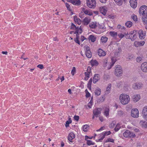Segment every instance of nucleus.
Instances as JSON below:
<instances>
[{
	"label": "nucleus",
	"mask_w": 147,
	"mask_h": 147,
	"mask_svg": "<svg viewBox=\"0 0 147 147\" xmlns=\"http://www.w3.org/2000/svg\"><path fill=\"white\" fill-rule=\"evenodd\" d=\"M77 28V27H76L74 24L72 23L71 26V29H75L76 30Z\"/></svg>",
	"instance_id": "nucleus-50"
},
{
	"label": "nucleus",
	"mask_w": 147,
	"mask_h": 147,
	"mask_svg": "<svg viewBox=\"0 0 147 147\" xmlns=\"http://www.w3.org/2000/svg\"><path fill=\"white\" fill-rule=\"evenodd\" d=\"M144 43L145 42L142 41L140 42L135 41L134 45L136 47H138L143 46Z\"/></svg>",
	"instance_id": "nucleus-14"
},
{
	"label": "nucleus",
	"mask_w": 147,
	"mask_h": 147,
	"mask_svg": "<svg viewBox=\"0 0 147 147\" xmlns=\"http://www.w3.org/2000/svg\"><path fill=\"white\" fill-rule=\"evenodd\" d=\"M89 27L92 28H95L97 26L96 22H92L89 25Z\"/></svg>",
	"instance_id": "nucleus-23"
},
{
	"label": "nucleus",
	"mask_w": 147,
	"mask_h": 147,
	"mask_svg": "<svg viewBox=\"0 0 147 147\" xmlns=\"http://www.w3.org/2000/svg\"><path fill=\"white\" fill-rule=\"evenodd\" d=\"M98 53L100 56H105L106 55L105 52L101 49H99L98 50Z\"/></svg>",
	"instance_id": "nucleus-18"
},
{
	"label": "nucleus",
	"mask_w": 147,
	"mask_h": 147,
	"mask_svg": "<svg viewBox=\"0 0 147 147\" xmlns=\"http://www.w3.org/2000/svg\"><path fill=\"white\" fill-rule=\"evenodd\" d=\"M37 67L40 69H42L44 68L43 65L42 64H39L37 66Z\"/></svg>",
	"instance_id": "nucleus-56"
},
{
	"label": "nucleus",
	"mask_w": 147,
	"mask_h": 147,
	"mask_svg": "<svg viewBox=\"0 0 147 147\" xmlns=\"http://www.w3.org/2000/svg\"><path fill=\"white\" fill-rule=\"evenodd\" d=\"M100 11L101 13L104 15H105L107 11V8L105 6L101 7L100 8Z\"/></svg>",
	"instance_id": "nucleus-15"
},
{
	"label": "nucleus",
	"mask_w": 147,
	"mask_h": 147,
	"mask_svg": "<svg viewBox=\"0 0 147 147\" xmlns=\"http://www.w3.org/2000/svg\"><path fill=\"white\" fill-rule=\"evenodd\" d=\"M82 11L86 14L88 15L89 16H91L92 15V14L90 13H89L88 11L84 7L82 8Z\"/></svg>",
	"instance_id": "nucleus-35"
},
{
	"label": "nucleus",
	"mask_w": 147,
	"mask_h": 147,
	"mask_svg": "<svg viewBox=\"0 0 147 147\" xmlns=\"http://www.w3.org/2000/svg\"><path fill=\"white\" fill-rule=\"evenodd\" d=\"M137 0H130L129 1L131 6L133 8L136 7L137 5Z\"/></svg>",
	"instance_id": "nucleus-12"
},
{
	"label": "nucleus",
	"mask_w": 147,
	"mask_h": 147,
	"mask_svg": "<svg viewBox=\"0 0 147 147\" xmlns=\"http://www.w3.org/2000/svg\"><path fill=\"white\" fill-rule=\"evenodd\" d=\"M143 84L141 83H135L132 86L133 88L135 89H139L142 87Z\"/></svg>",
	"instance_id": "nucleus-11"
},
{
	"label": "nucleus",
	"mask_w": 147,
	"mask_h": 147,
	"mask_svg": "<svg viewBox=\"0 0 147 147\" xmlns=\"http://www.w3.org/2000/svg\"><path fill=\"white\" fill-rule=\"evenodd\" d=\"M74 40L76 42L78 43V44L79 45H80V41L79 40V39H74Z\"/></svg>",
	"instance_id": "nucleus-63"
},
{
	"label": "nucleus",
	"mask_w": 147,
	"mask_h": 147,
	"mask_svg": "<svg viewBox=\"0 0 147 147\" xmlns=\"http://www.w3.org/2000/svg\"><path fill=\"white\" fill-rule=\"evenodd\" d=\"M111 132L110 131H108L105 132L103 133L104 134L105 136H106V135L108 136L110 135L111 134Z\"/></svg>",
	"instance_id": "nucleus-57"
},
{
	"label": "nucleus",
	"mask_w": 147,
	"mask_h": 147,
	"mask_svg": "<svg viewBox=\"0 0 147 147\" xmlns=\"http://www.w3.org/2000/svg\"><path fill=\"white\" fill-rule=\"evenodd\" d=\"M86 72L89 74H90L91 72V69L90 67L89 66L88 67Z\"/></svg>",
	"instance_id": "nucleus-52"
},
{
	"label": "nucleus",
	"mask_w": 147,
	"mask_h": 147,
	"mask_svg": "<svg viewBox=\"0 0 147 147\" xmlns=\"http://www.w3.org/2000/svg\"><path fill=\"white\" fill-rule=\"evenodd\" d=\"M71 3L74 5H79L81 4V2L80 0H72Z\"/></svg>",
	"instance_id": "nucleus-20"
},
{
	"label": "nucleus",
	"mask_w": 147,
	"mask_h": 147,
	"mask_svg": "<svg viewBox=\"0 0 147 147\" xmlns=\"http://www.w3.org/2000/svg\"><path fill=\"white\" fill-rule=\"evenodd\" d=\"M68 118V120L66 121L65 122V126L66 127H69V124L71 123L72 122V121L71 120V119L69 116Z\"/></svg>",
	"instance_id": "nucleus-25"
},
{
	"label": "nucleus",
	"mask_w": 147,
	"mask_h": 147,
	"mask_svg": "<svg viewBox=\"0 0 147 147\" xmlns=\"http://www.w3.org/2000/svg\"><path fill=\"white\" fill-rule=\"evenodd\" d=\"M123 114V113L121 110H119L118 111V115L120 116L122 115Z\"/></svg>",
	"instance_id": "nucleus-51"
},
{
	"label": "nucleus",
	"mask_w": 147,
	"mask_h": 147,
	"mask_svg": "<svg viewBox=\"0 0 147 147\" xmlns=\"http://www.w3.org/2000/svg\"><path fill=\"white\" fill-rule=\"evenodd\" d=\"M82 32V29L80 27L78 28V27L77 29L76 30V31L74 32V34H81Z\"/></svg>",
	"instance_id": "nucleus-26"
},
{
	"label": "nucleus",
	"mask_w": 147,
	"mask_h": 147,
	"mask_svg": "<svg viewBox=\"0 0 147 147\" xmlns=\"http://www.w3.org/2000/svg\"><path fill=\"white\" fill-rule=\"evenodd\" d=\"M60 79L61 81V82H62L64 80V76H62V78H59V77L57 79V80H59V79Z\"/></svg>",
	"instance_id": "nucleus-59"
},
{
	"label": "nucleus",
	"mask_w": 147,
	"mask_h": 147,
	"mask_svg": "<svg viewBox=\"0 0 147 147\" xmlns=\"http://www.w3.org/2000/svg\"><path fill=\"white\" fill-rule=\"evenodd\" d=\"M98 74H95V75L93 80V82L94 83H96L99 80V78L98 76Z\"/></svg>",
	"instance_id": "nucleus-19"
},
{
	"label": "nucleus",
	"mask_w": 147,
	"mask_h": 147,
	"mask_svg": "<svg viewBox=\"0 0 147 147\" xmlns=\"http://www.w3.org/2000/svg\"><path fill=\"white\" fill-rule=\"evenodd\" d=\"M131 18L134 21H137L138 20V18L136 15H133L131 16Z\"/></svg>",
	"instance_id": "nucleus-44"
},
{
	"label": "nucleus",
	"mask_w": 147,
	"mask_h": 147,
	"mask_svg": "<svg viewBox=\"0 0 147 147\" xmlns=\"http://www.w3.org/2000/svg\"><path fill=\"white\" fill-rule=\"evenodd\" d=\"M108 38L105 36H102L101 37L100 40L101 42L103 43H105L107 42Z\"/></svg>",
	"instance_id": "nucleus-33"
},
{
	"label": "nucleus",
	"mask_w": 147,
	"mask_h": 147,
	"mask_svg": "<svg viewBox=\"0 0 147 147\" xmlns=\"http://www.w3.org/2000/svg\"><path fill=\"white\" fill-rule=\"evenodd\" d=\"M142 114L143 117L144 116H145L147 115V106H146L143 108L142 111Z\"/></svg>",
	"instance_id": "nucleus-22"
},
{
	"label": "nucleus",
	"mask_w": 147,
	"mask_h": 147,
	"mask_svg": "<svg viewBox=\"0 0 147 147\" xmlns=\"http://www.w3.org/2000/svg\"><path fill=\"white\" fill-rule=\"evenodd\" d=\"M103 66L104 67H106L107 66V59H104L103 61Z\"/></svg>",
	"instance_id": "nucleus-42"
},
{
	"label": "nucleus",
	"mask_w": 147,
	"mask_h": 147,
	"mask_svg": "<svg viewBox=\"0 0 147 147\" xmlns=\"http://www.w3.org/2000/svg\"><path fill=\"white\" fill-rule=\"evenodd\" d=\"M111 60H112V61L111 63V64L109 66V67H107V69H110L114 65V64H115V61H114L112 59H111Z\"/></svg>",
	"instance_id": "nucleus-43"
},
{
	"label": "nucleus",
	"mask_w": 147,
	"mask_h": 147,
	"mask_svg": "<svg viewBox=\"0 0 147 147\" xmlns=\"http://www.w3.org/2000/svg\"><path fill=\"white\" fill-rule=\"evenodd\" d=\"M92 138H93V137H88V136H85V140L87 141V140H88V139H91Z\"/></svg>",
	"instance_id": "nucleus-62"
},
{
	"label": "nucleus",
	"mask_w": 147,
	"mask_h": 147,
	"mask_svg": "<svg viewBox=\"0 0 147 147\" xmlns=\"http://www.w3.org/2000/svg\"><path fill=\"white\" fill-rule=\"evenodd\" d=\"M74 119L76 120L77 121H78L79 119V117L77 115H75L74 117Z\"/></svg>",
	"instance_id": "nucleus-53"
},
{
	"label": "nucleus",
	"mask_w": 147,
	"mask_h": 147,
	"mask_svg": "<svg viewBox=\"0 0 147 147\" xmlns=\"http://www.w3.org/2000/svg\"><path fill=\"white\" fill-rule=\"evenodd\" d=\"M131 116L137 118L139 117V111L136 108L132 109L131 111Z\"/></svg>",
	"instance_id": "nucleus-6"
},
{
	"label": "nucleus",
	"mask_w": 147,
	"mask_h": 147,
	"mask_svg": "<svg viewBox=\"0 0 147 147\" xmlns=\"http://www.w3.org/2000/svg\"><path fill=\"white\" fill-rule=\"evenodd\" d=\"M146 121H140V124L141 125L142 127H143L144 126V124H145L146 123Z\"/></svg>",
	"instance_id": "nucleus-49"
},
{
	"label": "nucleus",
	"mask_w": 147,
	"mask_h": 147,
	"mask_svg": "<svg viewBox=\"0 0 147 147\" xmlns=\"http://www.w3.org/2000/svg\"><path fill=\"white\" fill-rule=\"evenodd\" d=\"M92 78H90L89 80V81L88 82L87 84V87L89 88L90 90L91 89V84L92 82Z\"/></svg>",
	"instance_id": "nucleus-37"
},
{
	"label": "nucleus",
	"mask_w": 147,
	"mask_h": 147,
	"mask_svg": "<svg viewBox=\"0 0 147 147\" xmlns=\"http://www.w3.org/2000/svg\"><path fill=\"white\" fill-rule=\"evenodd\" d=\"M102 135H103L102 136L100 139H99V141H100L102 140L105 138V136L103 133H102Z\"/></svg>",
	"instance_id": "nucleus-58"
},
{
	"label": "nucleus",
	"mask_w": 147,
	"mask_h": 147,
	"mask_svg": "<svg viewBox=\"0 0 147 147\" xmlns=\"http://www.w3.org/2000/svg\"><path fill=\"white\" fill-rule=\"evenodd\" d=\"M115 121H113L112 123L109 125V127L111 128H113L115 125Z\"/></svg>",
	"instance_id": "nucleus-46"
},
{
	"label": "nucleus",
	"mask_w": 147,
	"mask_h": 147,
	"mask_svg": "<svg viewBox=\"0 0 147 147\" xmlns=\"http://www.w3.org/2000/svg\"><path fill=\"white\" fill-rule=\"evenodd\" d=\"M135 32H136L135 30H134L133 31H132L129 34H128V35H132Z\"/></svg>",
	"instance_id": "nucleus-61"
},
{
	"label": "nucleus",
	"mask_w": 147,
	"mask_h": 147,
	"mask_svg": "<svg viewBox=\"0 0 147 147\" xmlns=\"http://www.w3.org/2000/svg\"><path fill=\"white\" fill-rule=\"evenodd\" d=\"M125 36V34H123L122 33L119 34L118 35V36H119V37L121 38Z\"/></svg>",
	"instance_id": "nucleus-54"
},
{
	"label": "nucleus",
	"mask_w": 147,
	"mask_h": 147,
	"mask_svg": "<svg viewBox=\"0 0 147 147\" xmlns=\"http://www.w3.org/2000/svg\"><path fill=\"white\" fill-rule=\"evenodd\" d=\"M106 142H111L112 143H113L114 142V140L113 139L108 138L106 140Z\"/></svg>",
	"instance_id": "nucleus-48"
},
{
	"label": "nucleus",
	"mask_w": 147,
	"mask_h": 147,
	"mask_svg": "<svg viewBox=\"0 0 147 147\" xmlns=\"http://www.w3.org/2000/svg\"><path fill=\"white\" fill-rule=\"evenodd\" d=\"M125 34L126 36V38L131 39L132 41H134L137 38L138 35L137 34H135L132 36V38H131V37L130 36V35H128V32L127 33H125Z\"/></svg>",
	"instance_id": "nucleus-9"
},
{
	"label": "nucleus",
	"mask_w": 147,
	"mask_h": 147,
	"mask_svg": "<svg viewBox=\"0 0 147 147\" xmlns=\"http://www.w3.org/2000/svg\"><path fill=\"white\" fill-rule=\"evenodd\" d=\"M102 109L101 108H96L93 111V114L96 117H99L101 114V111Z\"/></svg>",
	"instance_id": "nucleus-8"
},
{
	"label": "nucleus",
	"mask_w": 147,
	"mask_h": 147,
	"mask_svg": "<svg viewBox=\"0 0 147 147\" xmlns=\"http://www.w3.org/2000/svg\"><path fill=\"white\" fill-rule=\"evenodd\" d=\"M74 20L76 22H77L78 24L79 25H80L81 23V20L79 18H77V16H74Z\"/></svg>",
	"instance_id": "nucleus-24"
},
{
	"label": "nucleus",
	"mask_w": 147,
	"mask_h": 147,
	"mask_svg": "<svg viewBox=\"0 0 147 147\" xmlns=\"http://www.w3.org/2000/svg\"><path fill=\"white\" fill-rule=\"evenodd\" d=\"M70 3H65V5L67 8V9L69 11H71L72 9V7L71 6Z\"/></svg>",
	"instance_id": "nucleus-36"
},
{
	"label": "nucleus",
	"mask_w": 147,
	"mask_h": 147,
	"mask_svg": "<svg viewBox=\"0 0 147 147\" xmlns=\"http://www.w3.org/2000/svg\"><path fill=\"white\" fill-rule=\"evenodd\" d=\"M123 135L125 138H133L136 136L135 134L133 132L128 130H126L123 133Z\"/></svg>",
	"instance_id": "nucleus-3"
},
{
	"label": "nucleus",
	"mask_w": 147,
	"mask_h": 147,
	"mask_svg": "<svg viewBox=\"0 0 147 147\" xmlns=\"http://www.w3.org/2000/svg\"><path fill=\"white\" fill-rule=\"evenodd\" d=\"M96 38L94 36L90 35L89 38V40H90L92 42H94L96 40Z\"/></svg>",
	"instance_id": "nucleus-30"
},
{
	"label": "nucleus",
	"mask_w": 147,
	"mask_h": 147,
	"mask_svg": "<svg viewBox=\"0 0 147 147\" xmlns=\"http://www.w3.org/2000/svg\"><path fill=\"white\" fill-rule=\"evenodd\" d=\"M85 75V77H87L88 78H89V75L90 74H88L87 72H86L84 73Z\"/></svg>",
	"instance_id": "nucleus-60"
},
{
	"label": "nucleus",
	"mask_w": 147,
	"mask_h": 147,
	"mask_svg": "<svg viewBox=\"0 0 147 147\" xmlns=\"http://www.w3.org/2000/svg\"><path fill=\"white\" fill-rule=\"evenodd\" d=\"M120 127H121L119 125H117L115 128H114V130L116 131H117L119 130Z\"/></svg>",
	"instance_id": "nucleus-47"
},
{
	"label": "nucleus",
	"mask_w": 147,
	"mask_h": 147,
	"mask_svg": "<svg viewBox=\"0 0 147 147\" xmlns=\"http://www.w3.org/2000/svg\"><path fill=\"white\" fill-rule=\"evenodd\" d=\"M119 100L121 103L125 105L127 104L130 101L129 96L128 95L125 94H121L119 97Z\"/></svg>",
	"instance_id": "nucleus-1"
},
{
	"label": "nucleus",
	"mask_w": 147,
	"mask_h": 147,
	"mask_svg": "<svg viewBox=\"0 0 147 147\" xmlns=\"http://www.w3.org/2000/svg\"><path fill=\"white\" fill-rule=\"evenodd\" d=\"M132 24L133 23L131 22L128 21L126 22L125 25L127 28H129L132 26Z\"/></svg>",
	"instance_id": "nucleus-34"
},
{
	"label": "nucleus",
	"mask_w": 147,
	"mask_h": 147,
	"mask_svg": "<svg viewBox=\"0 0 147 147\" xmlns=\"http://www.w3.org/2000/svg\"><path fill=\"white\" fill-rule=\"evenodd\" d=\"M140 95L135 94L134 95L132 99L134 101L136 102L138 101L140 99Z\"/></svg>",
	"instance_id": "nucleus-17"
},
{
	"label": "nucleus",
	"mask_w": 147,
	"mask_h": 147,
	"mask_svg": "<svg viewBox=\"0 0 147 147\" xmlns=\"http://www.w3.org/2000/svg\"><path fill=\"white\" fill-rule=\"evenodd\" d=\"M121 51L122 50L121 49V47H119L118 48V49H117L115 51V52L114 53V55L115 56H118L119 54L120 53H121Z\"/></svg>",
	"instance_id": "nucleus-21"
},
{
	"label": "nucleus",
	"mask_w": 147,
	"mask_h": 147,
	"mask_svg": "<svg viewBox=\"0 0 147 147\" xmlns=\"http://www.w3.org/2000/svg\"><path fill=\"white\" fill-rule=\"evenodd\" d=\"M89 127L88 125H84L83 126V130L84 132H86L87 131V128Z\"/></svg>",
	"instance_id": "nucleus-45"
},
{
	"label": "nucleus",
	"mask_w": 147,
	"mask_h": 147,
	"mask_svg": "<svg viewBox=\"0 0 147 147\" xmlns=\"http://www.w3.org/2000/svg\"><path fill=\"white\" fill-rule=\"evenodd\" d=\"M142 20L144 24L147 25V16H143L142 18Z\"/></svg>",
	"instance_id": "nucleus-28"
},
{
	"label": "nucleus",
	"mask_w": 147,
	"mask_h": 147,
	"mask_svg": "<svg viewBox=\"0 0 147 147\" xmlns=\"http://www.w3.org/2000/svg\"><path fill=\"white\" fill-rule=\"evenodd\" d=\"M141 69L144 72H147V63L144 62L141 66Z\"/></svg>",
	"instance_id": "nucleus-13"
},
{
	"label": "nucleus",
	"mask_w": 147,
	"mask_h": 147,
	"mask_svg": "<svg viewBox=\"0 0 147 147\" xmlns=\"http://www.w3.org/2000/svg\"><path fill=\"white\" fill-rule=\"evenodd\" d=\"M75 134L73 132H71L68 135L67 138L69 141L72 142V140L75 138Z\"/></svg>",
	"instance_id": "nucleus-16"
},
{
	"label": "nucleus",
	"mask_w": 147,
	"mask_h": 147,
	"mask_svg": "<svg viewBox=\"0 0 147 147\" xmlns=\"http://www.w3.org/2000/svg\"><path fill=\"white\" fill-rule=\"evenodd\" d=\"M144 58L143 57H138L136 59V61L138 62H140L141 61H143Z\"/></svg>",
	"instance_id": "nucleus-39"
},
{
	"label": "nucleus",
	"mask_w": 147,
	"mask_h": 147,
	"mask_svg": "<svg viewBox=\"0 0 147 147\" xmlns=\"http://www.w3.org/2000/svg\"><path fill=\"white\" fill-rule=\"evenodd\" d=\"M86 144L90 146L91 145H94L95 143L92 142L91 140H87Z\"/></svg>",
	"instance_id": "nucleus-41"
},
{
	"label": "nucleus",
	"mask_w": 147,
	"mask_h": 147,
	"mask_svg": "<svg viewBox=\"0 0 147 147\" xmlns=\"http://www.w3.org/2000/svg\"><path fill=\"white\" fill-rule=\"evenodd\" d=\"M114 1L118 5L120 6L122 4V0H114Z\"/></svg>",
	"instance_id": "nucleus-38"
},
{
	"label": "nucleus",
	"mask_w": 147,
	"mask_h": 147,
	"mask_svg": "<svg viewBox=\"0 0 147 147\" xmlns=\"http://www.w3.org/2000/svg\"><path fill=\"white\" fill-rule=\"evenodd\" d=\"M87 5L90 8H94L96 6L95 0H87Z\"/></svg>",
	"instance_id": "nucleus-4"
},
{
	"label": "nucleus",
	"mask_w": 147,
	"mask_h": 147,
	"mask_svg": "<svg viewBox=\"0 0 147 147\" xmlns=\"http://www.w3.org/2000/svg\"><path fill=\"white\" fill-rule=\"evenodd\" d=\"M75 71V67H73V69L71 70V74L73 76L74 74V72Z\"/></svg>",
	"instance_id": "nucleus-55"
},
{
	"label": "nucleus",
	"mask_w": 147,
	"mask_h": 147,
	"mask_svg": "<svg viewBox=\"0 0 147 147\" xmlns=\"http://www.w3.org/2000/svg\"><path fill=\"white\" fill-rule=\"evenodd\" d=\"M94 93L96 95L99 96L100 94H101V90L99 88H98L94 91Z\"/></svg>",
	"instance_id": "nucleus-29"
},
{
	"label": "nucleus",
	"mask_w": 147,
	"mask_h": 147,
	"mask_svg": "<svg viewBox=\"0 0 147 147\" xmlns=\"http://www.w3.org/2000/svg\"><path fill=\"white\" fill-rule=\"evenodd\" d=\"M111 84H109L108 85V86L107 88L106 93L109 94L110 92V91L111 90Z\"/></svg>",
	"instance_id": "nucleus-32"
},
{
	"label": "nucleus",
	"mask_w": 147,
	"mask_h": 147,
	"mask_svg": "<svg viewBox=\"0 0 147 147\" xmlns=\"http://www.w3.org/2000/svg\"><path fill=\"white\" fill-rule=\"evenodd\" d=\"M90 94L88 92H86V97L88 98V97L90 96Z\"/></svg>",
	"instance_id": "nucleus-64"
},
{
	"label": "nucleus",
	"mask_w": 147,
	"mask_h": 147,
	"mask_svg": "<svg viewBox=\"0 0 147 147\" xmlns=\"http://www.w3.org/2000/svg\"><path fill=\"white\" fill-rule=\"evenodd\" d=\"M90 63L92 66H97L98 64V62L96 60H91Z\"/></svg>",
	"instance_id": "nucleus-31"
},
{
	"label": "nucleus",
	"mask_w": 147,
	"mask_h": 147,
	"mask_svg": "<svg viewBox=\"0 0 147 147\" xmlns=\"http://www.w3.org/2000/svg\"><path fill=\"white\" fill-rule=\"evenodd\" d=\"M138 33L140 38L141 39H144L146 35L145 31H143L142 30H139Z\"/></svg>",
	"instance_id": "nucleus-10"
},
{
	"label": "nucleus",
	"mask_w": 147,
	"mask_h": 147,
	"mask_svg": "<svg viewBox=\"0 0 147 147\" xmlns=\"http://www.w3.org/2000/svg\"><path fill=\"white\" fill-rule=\"evenodd\" d=\"M139 13L140 15L147 16V6L143 5L140 8Z\"/></svg>",
	"instance_id": "nucleus-2"
},
{
	"label": "nucleus",
	"mask_w": 147,
	"mask_h": 147,
	"mask_svg": "<svg viewBox=\"0 0 147 147\" xmlns=\"http://www.w3.org/2000/svg\"><path fill=\"white\" fill-rule=\"evenodd\" d=\"M110 35L113 37H116L117 35V33L113 31H111L109 32Z\"/></svg>",
	"instance_id": "nucleus-40"
},
{
	"label": "nucleus",
	"mask_w": 147,
	"mask_h": 147,
	"mask_svg": "<svg viewBox=\"0 0 147 147\" xmlns=\"http://www.w3.org/2000/svg\"><path fill=\"white\" fill-rule=\"evenodd\" d=\"M86 49V56L88 58H90L92 57V54L90 51V48L87 46H85L84 47Z\"/></svg>",
	"instance_id": "nucleus-7"
},
{
	"label": "nucleus",
	"mask_w": 147,
	"mask_h": 147,
	"mask_svg": "<svg viewBox=\"0 0 147 147\" xmlns=\"http://www.w3.org/2000/svg\"><path fill=\"white\" fill-rule=\"evenodd\" d=\"M123 71L121 67L119 65H117L116 67L115 74L116 76H120L122 74Z\"/></svg>",
	"instance_id": "nucleus-5"
},
{
	"label": "nucleus",
	"mask_w": 147,
	"mask_h": 147,
	"mask_svg": "<svg viewBox=\"0 0 147 147\" xmlns=\"http://www.w3.org/2000/svg\"><path fill=\"white\" fill-rule=\"evenodd\" d=\"M90 22V20L87 18H84L83 21L84 25H87Z\"/></svg>",
	"instance_id": "nucleus-27"
}]
</instances>
